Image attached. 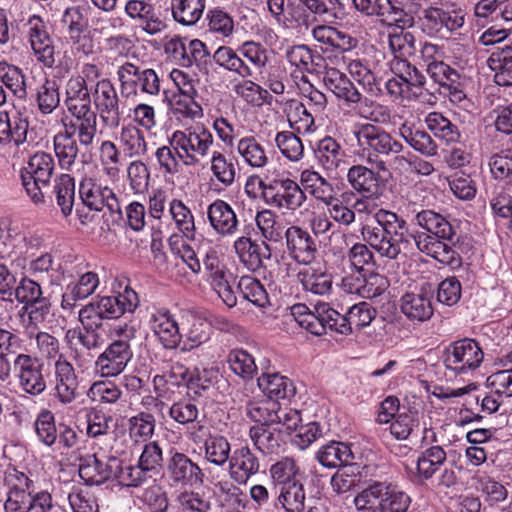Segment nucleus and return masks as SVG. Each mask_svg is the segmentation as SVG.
<instances>
[{
    "instance_id": "nucleus-44",
    "label": "nucleus",
    "mask_w": 512,
    "mask_h": 512,
    "mask_svg": "<svg viewBox=\"0 0 512 512\" xmlns=\"http://www.w3.org/2000/svg\"><path fill=\"white\" fill-rule=\"evenodd\" d=\"M300 183L304 192H308L313 198L321 203L329 196L336 194V189L319 172L307 168L300 173Z\"/></svg>"
},
{
    "instance_id": "nucleus-36",
    "label": "nucleus",
    "mask_w": 512,
    "mask_h": 512,
    "mask_svg": "<svg viewBox=\"0 0 512 512\" xmlns=\"http://www.w3.org/2000/svg\"><path fill=\"white\" fill-rule=\"evenodd\" d=\"M29 123L27 118L20 114L0 115V143H14L16 146L26 142Z\"/></svg>"
},
{
    "instance_id": "nucleus-52",
    "label": "nucleus",
    "mask_w": 512,
    "mask_h": 512,
    "mask_svg": "<svg viewBox=\"0 0 512 512\" xmlns=\"http://www.w3.org/2000/svg\"><path fill=\"white\" fill-rule=\"evenodd\" d=\"M419 226L424 228L429 235L442 239H451L454 232L450 222L441 214L432 210H423L416 215Z\"/></svg>"
},
{
    "instance_id": "nucleus-4",
    "label": "nucleus",
    "mask_w": 512,
    "mask_h": 512,
    "mask_svg": "<svg viewBox=\"0 0 512 512\" xmlns=\"http://www.w3.org/2000/svg\"><path fill=\"white\" fill-rule=\"evenodd\" d=\"M135 334V328L127 323L110 325L111 342L95 361V370L101 377H116L125 370L133 358L130 341L135 338Z\"/></svg>"
},
{
    "instance_id": "nucleus-56",
    "label": "nucleus",
    "mask_w": 512,
    "mask_h": 512,
    "mask_svg": "<svg viewBox=\"0 0 512 512\" xmlns=\"http://www.w3.org/2000/svg\"><path fill=\"white\" fill-rule=\"evenodd\" d=\"M227 361L230 369L244 381L252 380L257 373L255 358L244 349L230 351Z\"/></svg>"
},
{
    "instance_id": "nucleus-29",
    "label": "nucleus",
    "mask_w": 512,
    "mask_h": 512,
    "mask_svg": "<svg viewBox=\"0 0 512 512\" xmlns=\"http://www.w3.org/2000/svg\"><path fill=\"white\" fill-rule=\"evenodd\" d=\"M345 104L353 108L355 113L365 120L384 124L388 123L391 119V113L387 106L363 96L358 89Z\"/></svg>"
},
{
    "instance_id": "nucleus-21",
    "label": "nucleus",
    "mask_w": 512,
    "mask_h": 512,
    "mask_svg": "<svg viewBox=\"0 0 512 512\" xmlns=\"http://www.w3.org/2000/svg\"><path fill=\"white\" fill-rule=\"evenodd\" d=\"M228 464L229 476L238 485L247 484L248 480L260 469L258 457L247 446L235 448Z\"/></svg>"
},
{
    "instance_id": "nucleus-33",
    "label": "nucleus",
    "mask_w": 512,
    "mask_h": 512,
    "mask_svg": "<svg viewBox=\"0 0 512 512\" xmlns=\"http://www.w3.org/2000/svg\"><path fill=\"white\" fill-rule=\"evenodd\" d=\"M381 23L408 29L415 23L411 11V0H384Z\"/></svg>"
},
{
    "instance_id": "nucleus-9",
    "label": "nucleus",
    "mask_w": 512,
    "mask_h": 512,
    "mask_svg": "<svg viewBox=\"0 0 512 512\" xmlns=\"http://www.w3.org/2000/svg\"><path fill=\"white\" fill-rule=\"evenodd\" d=\"M54 167L55 163L51 154L40 151L30 157L27 166L22 170V185L35 204L44 201L42 186L45 187L49 184Z\"/></svg>"
},
{
    "instance_id": "nucleus-10",
    "label": "nucleus",
    "mask_w": 512,
    "mask_h": 512,
    "mask_svg": "<svg viewBox=\"0 0 512 512\" xmlns=\"http://www.w3.org/2000/svg\"><path fill=\"white\" fill-rule=\"evenodd\" d=\"M259 185L265 191L266 203L278 209L295 211L307 200L304 190L290 178H279L269 185L260 180Z\"/></svg>"
},
{
    "instance_id": "nucleus-27",
    "label": "nucleus",
    "mask_w": 512,
    "mask_h": 512,
    "mask_svg": "<svg viewBox=\"0 0 512 512\" xmlns=\"http://www.w3.org/2000/svg\"><path fill=\"white\" fill-rule=\"evenodd\" d=\"M315 156L320 166L327 172H336L346 166V152L331 136H325L317 142Z\"/></svg>"
},
{
    "instance_id": "nucleus-14",
    "label": "nucleus",
    "mask_w": 512,
    "mask_h": 512,
    "mask_svg": "<svg viewBox=\"0 0 512 512\" xmlns=\"http://www.w3.org/2000/svg\"><path fill=\"white\" fill-rule=\"evenodd\" d=\"M464 15L455 10L429 7L424 10L422 25L429 36L444 37L447 33L459 30L464 25Z\"/></svg>"
},
{
    "instance_id": "nucleus-42",
    "label": "nucleus",
    "mask_w": 512,
    "mask_h": 512,
    "mask_svg": "<svg viewBox=\"0 0 512 512\" xmlns=\"http://www.w3.org/2000/svg\"><path fill=\"white\" fill-rule=\"evenodd\" d=\"M215 63L221 68L237 74L243 79L253 77L254 69L249 66L238 53L230 46H220L213 54Z\"/></svg>"
},
{
    "instance_id": "nucleus-41",
    "label": "nucleus",
    "mask_w": 512,
    "mask_h": 512,
    "mask_svg": "<svg viewBox=\"0 0 512 512\" xmlns=\"http://www.w3.org/2000/svg\"><path fill=\"white\" fill-rule=\"evenodd\" d=\"M169 215L177 232L187 240L196 239L195 219L191 209L179 199L169 202Z\"/></svg>"
},
{
    "instance_id": "nucleus-47",
    "label": "nucleus",
    "mask_w": 512,
    "mask_h": 512,
    "mask_svg": "<svg viewBox=\"0 0 512 512\" xmlns=\"http://www.w3.org/2000/svg\"><path fill=\"white\" fill-rule=\"evenodd\" d=\"M119 143L124 154L130 158L142 157L147 152L144 133L132 124L122 127Z\"/></svg>"
},
{
    "instance_id": "nucleus-20",
    "label": "nucleus",
    "mask_w": 512,
    "mask_h": 512,
    "mask_svg": "<svg viewBox=\"0 0 512 512\" xmlns=\"http://www.w3.org/2000/svg\"><path fill=\"white\" fill-rule=\"evenodd\" d=\"M286 246L289 255L298 263L309 265L317 254V245L313 237L298 226H291L285 231Z\"/></svg>"
},
{
    "instance_id": "nucleus-7",
    "label": "nucleus",
    "mask_w": 512,
    "mask_h": 512,
    "mask_svg": "<svg viewBox=\"0 0 512 512\" xmlns=\"http://www.w3.org/2000/svg\"><path fill=\"white\" fill-rule=\"evenodd\" d=\"M357 146L369 163L377 161L378 155L398 154L403 145L384 129L373 124L358 125L353 130Z\"/></svg>"
},
{
    "instance_id": "nucleus-38",
    "label": "nucleus",
    "mask_w": 512,
    "mask_h": 512,
    "mask_svg": "<svg viewBox=\"0 0 512 512\" xmlns=\"http://www.w3.org/2000/svg\"><path fill=\"white\" fill-rule=\"evenodd\" d=\"M347 181L350 187L364 198L378 193L377 174L364 165L357 164L350 167L347 172Z\"/></svg>"
},
{
    "instance_id": "nucleus-2",
    "label": "nucleus",
    "mask_w": 512,
    "mask_h": 512,
    "mask_svg": "<svg viewBox=\"0 0 512 512\" xmlns=\"http://www.w3.org/2000/svg\"><path fill=\"white\" fill-rule=\"evenodd\" d=\"M291 314L311 334L320 336L329 329L348 335L369 326L376 317V310L367 302H359L342 315L327 303L318 302L314 310L302 303L295 304L291 307Z\"/></svg>"
},
{
    "instance_id": "nucleus-37",
    "label": "nucleus",
    "mask_w": 512,
    "mask_h": 512,
    "mask_svg": "<svg viewBox=\"0 0 512 512\" xmlns=\"http://www.w3.org/2000/svg\"><path fill=\"white\" fill-rule=\"evenodd\" d=\"M65 104L71 115L92 110L87 83L80 76H72L66 83Z\"/></svg>"
},
{
    "instance_id": "nucleus-55",
    "label": "nucleus",
    "mask_w": 512,
    "mask_h": 512,
    "mask_svg": "<svg viewBox=\"0 0 512 512\" xmlns=\"http://www.w3.org/2000/svg\"><path fill=\"white\" fill-rule=\"evenodd\" d=\"M0 81L20 100L27 98L26 77L23 70L5 61L0 62Z\"/></svg>"
},
{
    "instance_id": "nucleus-5",
    "label": "nucleus",
    "mask_w": 512,
    "mask_h": 512,
    "mask_svg": "<svg viewBox=\"0 0 512 512\" xmlns=\"http://www.w3.org/2000/svg\"><path fill=\"white\" fill-rule=\"evenodd\" d=\"M169 143L183 164L195 166L210 154L214 137L203 124H196L174 131Z\"/></svg>"
},
{
    "instance_id": "nucleus-40",
    "label": "nucleus",
    "mask_w": 512,
    "mask_h": 512,
    "mask_svg": "<svg viewBox=\"0 0 512 512\" xmlns=\"http://www.w3.org/2000/svg\"><path fill=\"white\" fill-rule=\"evenodd\" d=\"M302 288L315 295H326L332 289V277L320 267L306 266L297 274Z\"/></svg>"
},
{
    "instance_id": "nucleus-54",
    "label": "nucleus",
    "mask_w": 512,
    "mask_h": 512,
    "mask_svg": "<svg viewBox=\"0 0 512 512\" xmlns=\"http://www.w3.org/2000/svg\"><path fill=\"white\" fill-rule=\"evenodd\" d=\"M380 512H406L410 506L411 498L395 486L381 482Z\"/></svg>"
},
{
    "instance_id": "nucleus-8",
    "label": "nucleus",
    "mask_w": 512,
    "mask_h": 512,
    "mask_svg": "<svg viewBox=\"0 0 512 512\" xmlns=\"http://www.w3.org/2000/svg\"><path fill=\"white\" fill-rule=\"evenodd\" d=\"M116 74L121 94L126 98L137 96L139 91L151 96L160 93L159 76L151 68L141 69L136 64L126 61L118 67Z\"/></svg>"
},
{
    "instance_id": "nucleus-23",
    "label": "nucleus",
    "mask_w": 512,
    "mask_h": 512,
    "mask_svg": "<svg viewBox=\"0 0 512 512\" xmlns=\"http://www.w3.org/2000/svg\"><path fill=\"white\" fill-rule=\"evenodd\" d=\"M183 320L181 323L182 352H189L198 348L210 339L212 323L208 322L205 318L193 313H187L183 316Z\"/></svg>"
},
{
    "instance_id": "nucleus-6",
    "label": "nucleus",
    "mask_w": 512,
    "mask_h": 512,
    "mask_svg": "<svg viewBox=\"0 0 512 512\" xmlns=\"http://www.w3.org/2000/svg\"><path fill=\"white\" fill-rule=\"evenodd\" d=\"M485 353L480 343L473 338H462L451 342L444 350L445 368L456 375H472L480 368Z\"/></svg>"
},
{
    "instance_id": "nucleus-25",
    "label": "nucleus",
    "mask_w": 512,
    "mask_h": 512,
    "mask_svg": "<svg viewBox=\"0 0 512 512\" xmlns=\"http://www.w3.org/2000/svg\"><path fill=\"white\" fill-rule=\"evenodd\" d=\"M98 274L87 271L70 281L62 295L61 307L65 310H72L76 302L84 300L92 295L99 286Z\"/></svg>"
},
{
    "instance_id": "nucleus-11",
    "label": "nucleus",
    "mask_w": 512,
    "mask_h": 512,
    "mask_svg": "<svg viewBox=\"0 0 512 512\" xmlns=\"http://www.w3.org/2000/svg\"><path fill=\"white\" fill-rule=\"evenodd\" d=\"M166 473L173 487L193 488L203 483L204 473L186 454L171 450Z\"/></svg>"
},
{
    "instance_id": "nucleus-15",
    "label": "nucleus",
    "mask_w": 512,
    "mask_h": 512,
    "mask_svg": "<svg viewBox=\"0 0 512 512\" xmlns=\"http://www.w3.org/2000/svg\"><path fill=\"white\" fill-rule=\"evenodd\" d=\"M79 194L83 203L91 210L101 211L106 207L110 213L121 214L120 203L111 188L96 183L92 178L80 182Z\"/></svg>"
},
{
    "instance_id": "nucleus-48",
    "label": "nucleus",
    "mask_w": 512,
    "mask_h": 512,
    "mask_svg": "<svg viewBox=\"0 0 512 512\" xmlns=\"http://www.w3.org/2000/svg\"><path fill=\"white\" fill-rule=\"evenodd\" d=\"M323 83L329 91L345 103L357 90L347 75L334 67H326Z\"/></svg>"
},
{
    "instance_id": "nucleus-64",
    "label": "nucleus",
    "mask_w": 512,
    "mask_h": 512,
    "mask_svg": "<svg viewBox=\"0 0 512 512\" xmlns=\"http://www.w3.org/2000/svg\"><path fill=\"white\" fill-rule=\"evenodd\" d=\"M155 427V417L149 412H139L128 420L129 435L136 442L147 441L151 438Z\"/></svg>"
},
{
    "instance_id": "nucleus-45",
    "label": "nucleus",
    "mask_w": 512,
    "mask_h": 512,
    "mask_svg": "<svg viewBox=\"0 0 512 512\" xmlns=\"http://www.w3.org/2000/svg\"><path fill=\"white\" fill-rule=\"evenodd\" d=\"M317 459L324 467L336 468L350 463L353 459V454L347 444L331 441L319 449Z\"/></svg>"
},
{
    "instance_id": "nucleus-63",
    "label": "nucleus",
    "mask_w": 512,
    "mask_h": 512,
    "mask_svg": "<svg viewBox=\"0 0 512 512\" xmlns=\"http://www.w3.org/2000/svg\"><path fill=\"white\" fill-rule=\"evenodd\" d=\"M210 171L216 180L225 187H230L235 182V164L219 151H213L212 153Z\"/></svg>"
},
{
    "instance_id": "nucleus-26",
    "label": "nucleus",
    "mask_w": 512,
    "mask_h": 512,
    "mask_svg": "<svg viewBox=\"0 0 512 512\" xmlns=\"http://www.w3.org/2000/svg\"><path fill=\"white\" fill-rule=\"evenodd\" d=\"M235 150L241 162L255 170H262L270 162L264 145L252 135L237 140Z\"/></svg>"
},
{
    "instance_id": "nucleus-16",
    "label": "nucleus",
    "mask_w": 512,
    "mask_h": 512,
    "mask_svg": "<svg viewBox=\"0 0 512 512\" xmlns=\"http://www.w3.org/2000/svg\"><path fill=\"white\" fill-rule=\"evenodd\" d=\"M26 26L29 43L36 59L45 67L52 68L55 64L54 46L45 22L38 15H32Z\"/></svg>"
},
{
    "instance_id": "nucleus-12",
    "label": "nucleus",
    "mask_w": 512,
    "mask_h": 512,
    "mask_svg": "<svg viewBox=\"0 0 512 512\" xmlns=\"http://www.w3.org/2000/svg\"><path fill=\"white\" fill-rule=\"evenodd\" d=\"M93 101L99 117L108 128H116L121 121L119 97L114 85L108 79L97 81L92 91Z\"/></svg>"
},
{
    "instance_id": "nucleus-30",
    "label": "nucleus",
    "mask_w": 512,
    "mask_h": 512,
    "mask_svg": "<svg viewBox=\"0 0 512 512\" xmlns=\"http://www.w3.org/2000/svg\"><path fill=\"white\" fill-rule=\"evenodd\" d=\"M260 366L263 372L258 377L257 383L259 389L265 395L275 400L285 399L294 395L295 388L290 379L277 372H270L263 362L260 363Z\"/></svg>"
},
{
    "instance_id": "nucleus-62",
    "label": "nucleus",
    "mask_w": 512,
    "mask_h": 512,
    "mask_svg": "<svg viewBox=\"0 0 512 512\" xmlns=\"http://www.w3.org/2000/svg\"><path fill=\"white\" fill-rule=\"evenodd\" d=\"M278 500L287 512H302L304 509L305 492L301 482H288L282 485Z\"/></svg>"
},
{
    "instance_id": "nucleus-58",
    "label": "nucleus",
    "mask_w": 512,
    "mask_h": 512,
    "mask_svg": "<svg viewBox=\"0 0 512 512\" xmlns=\"http://www.w3.org/2000/svg\"><path fill=\"white\" fill-rule=\"evenodd\" d=\"M54 151L63 169L71 168L79 152L75 138L65 131L54 136Z\"/></svg>"
},
{
    "instance_id": "nucleus-18",
    "label": "nucleus",
    "mask_w": 512,
    "mask_h": 512,
    "mask_svg": "<svg viewBox=\"0 0 512 512\" xmlns=\"http://www.w3.org/2000/svg\"><path fill=\"white\" fill-rule=\"evenodd\" d=\"M149 327L164 349H176L182 342L181 328L168 309L153 311L149 317Z\"/></svg>"
},
{
    "instance_id": "nucleus-34",
    "label": "nucleus",
    "mask_w": 512,
    "mask_h": 512,
    "mask_svg": "<svg viewBox=\"0 0 512 512\" xmlns=\"http://www.w3.org/2000/svg\"><path fill=\"white\" fill-rule=\"evenodd\" d=\"M400 302L401 312L412 322L422 323L433 316L431 299L424 293H406Z\"/></svg>"
},
{
    "instance_id": "nucleus-35",
    "label": "nucleus",
    "mask_w": 512,
    "mask_h": 512,
    "mask_svg": "<svg viewBox=\"0 0 512 512\" xmlns=\"http://www.w3.org/2000/svg\"><path fill=\"white\" fill-rule=\"evenodd\" d=\"M116 464L115 459L105 464L96 455H87L80 460L79 476L87 485H100L113 475Z\"/></svg>"
},
{
    "instance_id": "nucleus-24",
    "label": "nucleus",
    "mask_w": 512,
    "mask_h": 512,
    "mask_svg": "<svg viewBox=\"0 0 512 512\" xmlns=\"http://www.w3.org/2000/svg\"><path fill=\"white\" fill-rule=\"evenodd\" d=\"M124 11L130 19L139 22L140 28L149 35L159 34L166 29L154 5L146 0H128Z\"/></svg>"
},
{
    "instance_id": "nucleus-19",
    "label": "nucleus",
    "mask_w": 512,
    "mask_h": 512,
    "mask_svg": "<svg viewBox=\"0 0 512 512\" xmlns=\"http://www.w3.org/2000/svg\"><path fill=\"white\" fill-rule=\"evenodd\" d=\"M207 219L211 229L222 238L233 237L239 229L234 209L226 201L217 199L207 207Z\"/></svg>"
},
{
    "instance_id": "nucleus-17",
    "label": "nucleus",
    "mask_w": 512,
    "mask_h": 512,
    "mask_svg": "<svg viewBox=\"0 0 512 512\" xmlns=\"http://www.w3.org/2000/svg\"><path fill=\"white\" fill-rule=\"evenodd\" d=\"M55 396L63 405L74 403L80 396V381L73 365L64 357L57 358L54 367Z\"/></svg>"
},
{
    "instance_id": "nucleus-39",
    "label": "nucleus",
    "mask_w": 512,
    "mask_h": 512,
    "mask_svg": "<svg viewBox=\"0 0 512 512\" xmlns=\"http://www.w3.org/2000/svg\"><path fill=\"white\" fill-rule=\"evenodd\" d=\"M488 65L494 71L495 82L500 86H512V46L495 47Z\"/></svg>"
},
{
    "instance_id": "nucleus-13",
    "label": "nucleus",
    "mask_w": 512,
    "mask_h": 512,
    "mask_svg": "<svg viewBox=\"0 0 512 512\" xmlns=\"http://www.w3.org/2000/svg\"><path fill=\"white\" fill-rule=\"evenodd\" d=\"M20 388L33 396H38L46 390L43 375V364L28 354H18L14 360Z\"/></svg>"
},
{
    "instance_id": "nucleus-53",
    "label": "nucleus",
    "mask_w": 512,
    "mask_h": 512,
    "mask_svg": "<svg viewBox=\"0 0 512 512\" xmlns=\"http://www.w3.org/2000/svg\"><path fill=\"white\" fill-rule=\"evenodd\" d=\"M400 136L420 154L432 157L437 155L438 146L432 137L424 130L413 131L407 124L399 128Z\"/></svg>"
},
{
    "instance_id": "nucleus-50",
    "label": "nucleus",
    "mask_w": 512,
    "mask_h": 512,
    "mask_svg": "<svg viewBox=\"0 0 512 512\" xmlns=\"http://www.w3.org/2000/svg\"><path fill=\"white\" fill-rule=\"evenodd\" d=\"M347 70L350 76L362 86L366 92L372 95H378L381 91L377 76L366 60L359 58L350 60L347 64Z\"/></svg>"
},
{
    "instance_id": "nucleus-32",
    "label": "nucleus",
    "mask_w": 512,
    "mask_h": 512,
    "mask_svg": "<svg viewBox=\"0 0 512 512\" xmlns=\"http://www.w3.org/2000/svg\"><path fill=\"white\" fill-rule=\"evenodd\" d=\"M169 76L179 92L191 101V104L187 106V116L200 118L203 115L202 108L194 101L198 96L199 80L195 75L183 69H173Z\"/></svg>"
},
{
    "instance_id": "nucleus-22",
    "label": "nucleus",
    "mask_w": 512,
    "mask_h": 512,
    "mask_svg": "<svg viewBox=\"0 0 512 512\" xmlns=\"http://www.w3.org/2000/svg\"><path fill=\"white\" fill-rule=\"evenodd\" d=\"M173 56L184 67L195 64L201 70H208L211 66L210 52L205 43L199 39L190 40L187 44L182 41H171Z\"/></svg>"
},
{
    "instance_id": "nucleus-1",
    "label": "nucleus",
    "mask_w": 512,
    "mask_h": 512,
    "mask_svg": "<svg viewBox=\"0 0 512 512\" xmlns=\"http://www.w3.org/2000/svg\"><path fill=\"white\" fill-rule=\"evenodd\" d=\"M363 241L381 257L396 260L411 239H414L418 250L434 258L438 262L451 267L460 265L457 252L438 236L420 233L413 236L405 219L396 213L380 209L371 222L366 223L360 230Z\"/></svg>"
},
{
    "instance_id": "nucleus-49",
    "label": "nucleus",
    "mask_w": 512,
    "mask_h": 512,
    "mask_svg": "<svg viewBox=\"0 0 512 512\" xmlns=\"http://www.w3.org/2000/svg\"><path fill=\"white\" fill-rule=\"evenodd\" d=\"M53 195L64 217L72 213L75 201V182L69 174H61L55 178Z\"/></svg>"
},
{
    "instance_id": "nucleus-57",
    "label": "nucleus",
    "mask_w": 512,
    "mask_h": 512,
    "mask_svg": "<svg viewBox=\"0 0 512 512\" xmlns=\"http://www.w3.org/2000/svg\"><path fill=\"white\" fill-rule=\"evenodd\" d=\"M234 483V481L228 479L217 481L214 484L215 493L218 495L224 506H228L234 510L244 509L247 504V496Z\"/></svg>"
},
{
    "instance_id": "nucleus-43",
    "label": "nucleus",
    "mask_w": 512,
    "mask_h": 512,
    "mask_svg": "<svg viewBox=\"0 0 512 512\" xmlns=\"http://www.w3.org/2000/svg\"><path fill=\"white\" fill-rule=\"evenodd\" d=\"M284 112L290 127L297 133H310L314 131L315 118L308 107L296 99L286 102Z\"/></svg>"
},
{
    "instance_id": "nucleus-51",
    "label": "nucleus",
    "mask_w": 512,
    "mask_h": 512,
    "mask_svg": "<svg viewBox=\"0 0 512 512\" xmlns=\"http://www.w3.org/2000/svg\"><path fill=\"white\" fill-rule=\"evenodd\" d=\"M173 18L187 26L196 24L203 15L205 0H171Z\"/></svg>"
},
{
    "instance_id": "nucleus-31",
    "label": "nucleus",
    "mask_w": 512,
    "mask_h": 512,
    "mask_svg": "<svg viewBox=\"0 0 512 512\" xmlns=\"http://www.w3.org/2000/svg\"><path fill=\"white\" fill-rule=\"evenodd\" d=\"M73 120L65 125L64 131L74 138L77 136L80 145L89 147L93 144L97 133V115L93 110L73 114Z\"/></svg>"
},
{
    "instance_id": "nucleus-61",
    "label": "nucleus",
    "mask_w": 512,
    "mask_h": 512,
    "mask_svg": "<svg viewBox=\"0 0 512 512\" xmlns=\"http://www.w3.org/2000/svg\"><path fill=\"white\" fill-rule=\"evenodd\" d=\"M446 460V452L440 446L426 449L417 460L418 475L424 479L431 478Z\"/></svg>"
},
{
    "instance_id": "nucleus-59",
    "label": "nucleus",
    "mask_w": 512,
    "mask_h": 512,
    "mask_svg": "<svg viewBox=\"0 0 512 512\" xmlns=\"http://www.w3.org/2000/svg\"><path fill=\"white\" fill-rule=\"evenodd\" d=\"M35 102L42 114H51L60 103L59 88L56 82L46 78L36 89Z\"/></svg>"
},
{
    "instance_id": "nucleus-60",
    "label": "nucleus",
    "mask_w": 512,
    "mask_h": 512,
    "mask_svg": "<svg viewBox=\"0 0 512 512\" xmlns=\"http://www.w3.org/2000/svg\"><path fill=\"white\" fill-rule=\"evenodd\" d=\"M237 287L243 298L253 305L264 308L269 304L268 293L262 283L256 278L242 276Z\"/></svg>"
},
{
    "instance_id": "nucleus-46",
    "label": "nucleus",
    "mask_w": 512,
    "mask_h": 512,
    "mask_svg": "<svg viewBox=\"0 0 512 512\" xmlns=\"http://www.w3.org/2000/svg\"><path fill=\"white\" fill-rule=\"evenodd\" d=\"M250 438L254 446L264 455H278L281 451L280 432L270 425H257L250 428Z\"/></svg>"
},
{
    "instance_id": "nucleus-3",
    "label": "nucleus",
    "mask_w": 512,
    "mask_h": 512,
    "mask_svg": "<svg viewBox=\"0 0 512 512\" xmlns=\"http://www.w3.org/2000/svg\"><path fill=\"white\" fill-rule=\"evenodd\" d=\"M138 306V295L129 287L116 296H102L84 305L78 317L87 331L79 333V342L88 350L101 347L103 340L94 328L100 327L104 319H118L125 313H133Z\"/></svg>"
},
{
    "instance_id": "nucleus-28",
    "label": "nucleus",
    "mask_w": 512,
    "mask_h": 512,
    "mask_svg": "<svg viewBox=\"0 0 512 512\" xmlns=\"http://www.w3.org/2000/svg\"><path fill=\"white\" fill-rule=\"evenodd\" d=\"M234 249L240 262L250 271L260 269L263 266V261L271 256L267 245H260L245 236L235 240Z\"/></svg>"
}]
</instances>
